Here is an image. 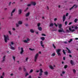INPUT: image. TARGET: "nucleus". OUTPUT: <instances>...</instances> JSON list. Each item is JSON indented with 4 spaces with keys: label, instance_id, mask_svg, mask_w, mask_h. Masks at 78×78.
Returning <instances> with one entry per match:
<instances>
[{
    "label": "nucleus",
    "instance_id": "f257e3e1",
    "mask_svg": "<svg viewBox=\"0 0 78 78\" xmlns=\"http://www.w3.org/2000/svg\"><path fill=\"white\" fill-rule=\"evenodd\" d=\"M4 41L5 42H8L7 40H9V37H8V36L7 35L6 36L4 35Z\"/></svg>",
    "mask_w": 78,
    "mask_h": 78
},
{
    "label": "nucleus",
    "instance_id": "f03ea898",
    "mask_svg": "<svg viewBox=\"0 0 78 78\" xmlns=\"http://www.w3.org/2000/svg\"><path fill=\"white\" fill-rule=\"evenodd\" d=\"M61 50L60 49H57L56 51V52L58 55V56H61V53L59 52L60 51H61Z\"/></svg>",
    "mask_w": 78,
    "mask_h": 78
},
{
    "label": "nucleus",
    "instance_id": "7ed1b4c3",
    "mask_svg": "<svg viewBox=\"0 0 78 78\" xmlns=\"http://www.w3.org/2000/svg\"><path fill=\"white\" fill-rule=\"evenodd\" d=\"M38 55L39 54L38 53H37L36 55L35 56L34 60V61H35V62H36V61L37 59V57H38Z\"/></svg>",
    "mask_w": 78,
    "mask_h": 78
},
{
    "label": "nucleus",
    "instance_id": "20e7f679",
    "mask_svg": "<svg viewBox=\"0 0 78 78\" xmlns=\"http://www.w3.org/2000/svg\"><path fill=\"white\" fill-rule=\"evenodd\" d=\"M58 33H62V32H63V33H65V32L63 30V28H62L61 30V29H59L58 30Z\"/></svg>",
    "mask_w": 78,
    "mask_h": 78
},
{
    "label": "nucleus",
    "instance_id": "39448f33",
    "mask_svg": "<svg viewBox=\"0 0 78 78\" xmlns=\"http://www.w3.org/2000/svg\"><path fill=\"white\" fill-rule=\"evenodd\" d=\"M78 6V5H74L72 7L70 8L69 9L70 10H72V9H73V8L74 7H75V8H77Z\"/></svg>",
    "mask_w": 78,
    "mask_h": 78
},
{
    "label": "nucleus",
    "instance_id": "423d86ee",
    "mask_svg": "<svg viewBox=\"0 0 78 78\" xmlns=\"http://www.w3.org/2000/svg\"><path fill=\"white\" fill-rule=\"evenodd\" d=\"M23 51H24L23 48H21V51L20 52V54H21V55H22V53H23Z\"/></svg>",
    "mask_w": 78,
    "mask_h": 78
},
{
    "label": "nucleus",
    "instance_id": "0eeeda50",
    "mask_svg": "<svg viewBox=\"0 0 78 78\" xmlns=\"http://www.w3.org/2000/svg\"><path fill=\"white\" fill-rule=\"evenodd\" d=\"M66 15H64L63 16V22H64L66 20Z\"/></svg>",
    "mask_w": 78,
    "mask_h": 78
},
{
    "label": "nucleus",
    "instance_id": "6e6552de",
    "mask_svg": "<svg viewBox=\"0 0 78 78\" xmlns=\"http://www.w3.org/2000/svg\"><path fill=\"white\" fill-rule=\"evenodd\" d=\"M9 46H10V49H11V50H15V48H14V47H12L11 44H9Z\"/></svg>",
    "mask_w": 78,
    "mask_h": 78
},
{
    "label": "nucleus",
    "instance_id": "1a4fd4ad",
    "mask_svg": "<svg viewBox=\"0 0 78 78\" xmlns=\"http://www.w3.org/2000/svg\"><path fill=\"white\" fill-rule=\"evenodd\" d=\"M66 49L68 50V53H71V51H70V50L69 49V48L67 47L66 48Z\"/></svg>",
    "mask_w": 78,
    "mask_h": 78
},
{
    "label": "nucleus",
    "instance_id": "9d476101",
    "mask_svg": "<svg viewBox=\"0 0 78 78\" xmlns=\"http://www.w3.org/2000/svg\"><path fill=\"white\" fill-rule=\"evenodd\" d=\"M6 57V56L5 55L3 56V60L2 61V62H3L4 61H5V58Z\"/></svg>",
    "mask_w": 78,
    "mask_h": 78
},
{
    "label": "nucleus",
    "instance_id": "9b49d317",
    "mask_svg": "<svg viewBox=\"0 0 78 78\" xmlns=\"http://www.w3.org/2000/svg\"><path fill=\"white\" fill-rule=\"evenodd\" d=\"M31 3L34 6H35V5H36V3L34 2H31Z\"/></svg>",
    "mask_w": 78,
    "mask_h": 78
},
{
    "label": "nucleus",
    "instance_id": "f8f14e48",
    "mask_svg": "<svg viewBox=\"0 0 78 78\" xmlns=\"http://www.w3.org/2000/svg\"><path fill=\"white\" fill-rule=\"evenodd\" d=\"M18 13L19 14H20L22 13V10L21 9H19L18 10Z\"/></svg>",
    "mask_w": 78,
    "mask_h": 78
},
{
    "label": "nucleus",
    "instance_id": "ddd939ff",
    "mask_svg": "<svg viewBox=\"0 0 78 78\" xmlns=\"http://www.w3.org/2000/svg\"><path fill=\"white\" fill-rule=\"evenodd\" d=\"M43 44V42H42V41H41V45L42 46V47H43V48H44V45L43 44Z\"/></svg>",
    "mask_w": 78,
    "mask_h": 78
},
{
    "label": "nucleus",
    "instance_id": "4468645a",
    "mask_svg": "<svg viewBox=\"0 0 78 78\" xmlns=\"http://www.w3.org/2000/svg\"><path fill=\"white\" fill-rule=\"evenodd\" d=\"M18 23L19 25H22V21H18Z\"/></svg>",
    "mask_w": 78,
    "mask_h": 78
},
{
    "label": "nucleus",
    "instance_id": "2eb2a0df",
    "mask_svg": "<svg viewBox=\"0 0 78 78\" xmlns=\"http://www.w3.org/2000/svg\"><path fill=\"white\" fill-rule=\"evenodd\" d=\"M30 31L31 33H34V30L33 29H30Z\"/></svg>",
    "mask_w": 78,
    "mask_h": 78
},
{
    "label": "nucleus",
    "instance_id": "dca6fc26",
    "mask_svg": "<svg viewBox=\"0 0 78 78\" xmlns=\"http://www.w3.org/2000/svg\"><path fill=\"white\" fill-rule=\"evenodd\" d=\"M70 63H71V64H72V65H73L74 62H73V60H71L70 61Z\"/></svg>",
    "mask_w": 78,
    "mask_h": 78
},
{
    "label": "nucleus",
    "instance_id": "f3484780",
    "mask_svg": "<svg viewBox=\"0 0 78 78\" xmlns=\"http://www.w3.org/2000/svg\"><path fill=\"white\" fill-rule=\"evenodd\" d=\"M30 15V12H28V13H27L26 14V17H28V16H29Z\"/></svg>",
    "mask_w": 78,
    "mask_h": 78
},
{
    "label": "nucleus",
    "instance_id": "a211bd4d",
    "mask_svg": "<svg viewBox=\"0 0 78 78\" xmlns=\"http://www.w3.org/2000/svg\"><path fill=\"white\" fill-rule=\"evenodd\" d=\"M44 74L45 75H48V72H44Z\"/></svg>",
    "mask_w": 78,
    "mask_h": 78
},
{
    "label": "nucleus",
    "instance_id": "6ab92c4d",
    "mask_svg": "<svg viewBox=\"0 0 78 78\" xmlns=\"http://www.w3.org/2000/svg\"><path fill=\"white\" fill-rule=\"evenodd\" d=\"M62 27V24H59V26L58 27L59 28V29H61V27Z\"/></svg>",
    "mask_w": 78,
    "mask_h": 78
},
{
    "label": "nucleus",
    "instance_id": "aec40b11",
    "mask_svg": "<svg viewBox=\"0 0 78 78\" xmlns=\"http://www.w3.org/2000/svg\"><path fill=\"white\" fill-rule=\"evenodd\" d=\"M38 30H39L40 31H42V28H41V27H38Z\"/></svg>",
    "mask_w": 78,
    "mask_h": 78
},
{
    "label": "nucleus",
    "instance_id": "412c9836",
    "mask_svg": "<svg viewBox=\"0 0 78 78\" xmlns=\"http://www.w3.org/2000/svg\"><path fill=\"white\" fill-rule=\"evenodd\" d=\"M62 51L63 54L66 55V52H65V51L64 50H63Z\"/></svg>",
    "mask_w": 78,
    "mask_h": 78
},
{
    "label": "nucleus",
    "instance_id": "4be33fe9",
    "mask_svg": "<svg viewBox=\"0 0 78 78\" xmlns=\"http://www.w3.org/2000/svg\"><path fill=\"white\" fill-rule=\"evenodd\" d=\"M54 25V24H53V23H51L50 24V25H49V27H53Z\"/></svg>",
    "mask_w": 78,
    "mask_h": 78
},
{
    "label": "nucleus",
    "instance_id": "5701e85b",
    "mask_svg": "<svg viewBox=\"0 0 78 78\" xmlns=\"http://www.w3.org/2000/svg\"><path fill=\"white\" fill-rule=\"evenodd\" d=\"M41 39L42 40V41H44L45 39V38H44V37H41Z\"/></svg>",
    "mask_w": 78,
    "mask_h": 78
},
{
    "label": "nucleus",
    "instance_id": "b1692460",
    "mask_svg": "<svg viewBox=\"0 0 78 78\" xmlns=\"http://www.w3.org/2000/svg\"><path fill=\"white\" fill-rule=\"evenodd\" d=\"M77 20H78V19H75L74 20V22H75V23H76V22H77Z\"/></svg>",
    "mask_w": 78,
    "mask_h": 78
},
{
    "label": "nucleus",
    "instance_id": "393cba45",
    "mask_svg": "<svg viewBox=\"0 0 78 78\" xmlns=\"http://www.w3.org/2000/svg\"><path fill=\"white\" fill-rule=\"evenodd\" d=\"M49 67L51 69H53V67L51 66H50Z\"/></svg>",
    "mask_w": 78,
    "mask_h": 78
},
{
    "label": "nucleus",
    "instance_id": "a878e982",
    "mask_svg": "<svg viewBox=\"0 0 78 78\" xmlns=\"http://www.w3.org/2000/svg\"><path fill=\"white\" fill-rule=\"evenodd\" d=\"M40 73H42L43 72V71L42 69H40Z\"/></svg>",
    "mask_w": 78,
    "mask_h": 78
},
{
    "label": "nucleus",
    "instance_id": "bb28decb",
    "mask_svg": "<svg viewBox=\"0 0 78 78\" xmlns=\"http://www.w3.org/2000/svg\"><path fill=\"white\" fill-rule=\"evenodd\" d=\"M73 41V40H72V39H70V40L68 41V42H69V43H70V42H72V41Z\"/></svg>",
    "mask_w": 78,
    "mask_h": 78
},
{
    "label": "nucleus",
    "instance_id": "cd10ccee",
    "mask_svg": "<svg viewBox=\"0 0 78 78\" xmlns=\"http://www.w3.org/2000/svg\"><path fill=\"white\" fill-rule=\"evenodd\" d=\"M28 75H29V74H28V73H26V74H25V76H28Z\"/></svg>",
    "mask_w": 78,
    "mask_h": 78
},
{
    "label": "nucleus",
    "instance_id": "c85d7f7f",
    "mask_svg": "<svg viewBox=\"0 0 78 78\" xmlns=\"http://www.w3.org/2000/svg\"><path fill=\"white\" fill-rule=\"evenodd\" d=\"M15 11H16V9H14L12 11V13H14V12H15Z\"/></svg>",
    "mask_w": 78,
    "mask_h": 78
},
{
    "label": "nucleus",
    "instance_id": "c756f323",
    "mask_svg": "<svg viewBox=\"0 0 78 78\" xmlns=\"http://www.w3.org/2000/svg\"><path fill=\"white\" fill-rule=\"evenodd\" d=\"M55 53H54L52 54V56H55Z\"/></svg>",
    "mask_w": 78,
    "mask_h": 78
},
{
    "label": "nucleus",
    "instance_id": "7c9ffc66",
    "mask_svg": "<svg viewBox=\"0 0 78 78\" xmlns=\"http://www.w3.org/2000/svg\"><path fill=\"white\" fill-rule=\"evenodd\" d=\"M68 66H67V65L65 66L64 67V69H67V67Z\"/></svg>",
    "mask_w": 78,
    "mask_h": 78
},
{
    "label": "nucleus",
    "instance_id": "2f4dec72",
    "mask_svg": "<svg viewBox=\"0 0 78 78\" xmlns=\"http://www.w3.org/2000/svg\"><path fill=\"white\" fill-rule=\"evenodd\" d=\"M25 43H27V42H28V41H27V40H24L23 41Z\"/></svg>",
    "mask_w": 78,
    "mask_h": 78
},
{
    "label": "nucleus",
    "instance_id": "473e14b6",
    "mask_svg": "<svg viewBox=\"0 0 78 78\" xmlns=\"http://www.w3.org/2000/svg\"><path fill=\"white\" fill-rule=\"evenodd\" d=\"M52 46H53V47L55 49V48H56V47L55 46V44H53Z\"/></svg>",
    "mask_w": 78,
    "mask_h": 78
},
{
    "label": "nucleus",
    "instance_id": "72a5a7b5",
    "mask_svg": "<svg viewBox=\"0 0 78 78\" xmlns=\"http://www.w3.org/2000/svg\"><path fill=\"white\" fill-rule=\"evenodd\" d=\"M73 71L74 73H76V70H75V69H73Z\"/></svg>",
    "mask_w": 78,
    "mask_h": 78
},
{
    "label": "nucleus",
    "instance_id": "f704fd0d",
    "mask_svg": "<svg viewBox=\"0 0 78 78\" xmlns=\"http://www.w3.org/2000/svg\"><path fill=\"white\" fill-rule=\"evenodd\" d=\"M40 25H41V24L40 23H38L37 24V27H40Z\"/></svg>",
    "mask_w": 78,
    "mask_h": 78
},
{
    "label": "nucleus",
    "instance_id": "c9c22d12",
    "mask_svg": "<svg viewBox=\"0 0 78 78\" xmlns=\"http://www.w3.org/2000/svg\"><path fill=\"white\" fill-rule=\"evenodd\" d=\"M33 72V70L31 69L30 72V73H32V72Z\"/></svg>",
    "mask_w": 78,
    "mask_h": 78
},
{
    "label": "nucleus",
    "instance_id": "e433bc0d",
    "mask_svg": "<svg viewBox=\"0 0 78 78\" xmlns=\"http://www.w3.org/2000/svg\"><path fill=\"white\" fill-rule=\"evenodd\" d=\"M16 27H19V24L17 23H16Z\"/></svg>",
    "mask_w": 78,
    "mask_h": 78
},
{
    "label": "nucleus",
    "instance_id": "4c0bfd02",
    "mask_svg": "<svg viewBox=\"0 0 78 78\" xmlns=\"http://www.w3.org/2000/svg\"><path fill=\"white\" fill-rule=\"evenodd\" d=\"M9 33L10 34V35H11V34H12L11 33V32L10 31H9Z\"/></svg>",
    "mask_w": 78,
    "mask_h": 78
},
{
    "label": "nucleus",
    "instance_id": "58836bf2",
    "mask_svg": "<svg viewBox=\"0 0 78 78\" xmlns=\"http://www.w3.org/2000/svg\"><path fill=\"white\" fill-rule=\"evenodd\" d=\"M27 9H28V7H27L26 9H25L24 10V12H25L27 11Z\"/></svg>",
    "mask_w": 78,
    "mask_h": 78
},
{
    "label": "nucleus",
    "instance_id": "ea45409f",
    "mask_svg": "<svg viewBox=\"0 0 78 78\" xmlns=\"http://www.w3.org/2000/svg\"><path fill=\"white\" fill-rule=\"evenodd\" d=\"M12 58H13V59H14V61H15V58H16V57H15L14 56H12Z\"/></svg>",
    "mask_w": 78,
    "mask_h": 78
},
{
    "label": "nucleus",
    "instance_id": "a19ab883",
    "mask_svg": "<svg viewBox=\"0 0 78 78\" xmlns=\"http://www.w3.org/2000/svg\"><path fill=\"white\" fill-rule=\"evenodd\" d=\"M42 73H40L39 74V76H41V75H42Z\"/></svg>",
    "mask_w": 78,
    "mask_h": 78
},
{
    "label": "nucleus",
    "instance_id": "79ce46f5",
    "mask_svg": "<svg viewBox=\"0 0 78 78\" xmlns=\"http://www.w3.org/2000/svg\"><path fill=\"white\" fill-rule=\"evenodd\" d=\"M78 27L77 26L75 27V30H77V29H78Z\"/></svg>",
    "mask_w": 78,
    "mask_h": 78
},
{
    "label": "nucleus",
    "instance_id": "37998d69",
    "mask_svg": "<svg viewBox=\"0 0 78 78\" xmlns=\"http://www.w3.org/2000/svg\"><path fill=\"white\" fill-rule=\"evenodd\" d=\"M41 35L42 36H46V35L44 34H42Z\"/></svg>",
    "mask_w": 78,
    "mask_h": 78
},
{
    "label": "nucleus",
    "instance_id": "c03bdc74",
    "mask_svg": "<svg viewBox=\"0 0 78 78\" xmlns=\"http://www.w3.org/2000/svg\"><path fill=\"white\" fill-rule=\"evenodd\" d=\"M31 4H27V6H31Z\"/></svg>",
    "mask_w": 78,
    "mask_h": 78
},
{
    "label": "nucleus",
    "instance_id": "a18cd8bd",
    "mask_svg": "<svg viewBox=\"0 0 78 78\" xmlns=\"http://www.w3.org/2000/svg\"><path fill=\"white\" fill-rule=\"evenodd\" d=\"M69 31H71L72 30V29H71V28H70V27L69 28Z\"/></svg>",
    "mask_w": 78,
    "mask_h": 78
},
{
    "label": "nucleus",
    "instance_id": "49530a36",
    "mask_svg": "<svg viewBox=\"0 0 78 78\" xmlns=\"http://www.w3.org/2000/svg\"><path fill=\"white\" fill-rule=\"evenodd\" d=\"M54 24L55 26V27H58V25L56 24L55 23H54Z\"/></svg>",
    "mask_w": 78,
    "mask_h": 78
},
{
    "label": "nucleus",
    "instance_id": "de8ad7c7",
    "mask_svg": "<svg viewBox=\"0 0 78 78\" xmlns=\"http://www.w3.org/2000/svg\"><path fill=\"white\" fill-rule=\"evenodd\" d=\"M22 68L21 67L19 68V70H22Z\"/></svg>",
    "mask_w": 78,
    "mask_h": 78
},
{
    "label": "nucleus",
    "instance_id": "09e8293b",
    "mask_svg": "<svg viewBox=\"0 0 78 78\" xmlns=\"http://www.w3.org/2000/svg\"><path fill=\"white\" fill-rule=\"evenodd\" d=\"M11 2H10L9 4V6H10V5H11Z\"/></svg>",
    "mask_w": 78,
    "mask_h": 78
},
{
    "label": "nucleus",
    "instance_id": "8fccbe9b",
    "mask_svg": "<svg viewBox=\"0 0 78 78\" xmlns=\"http://www.w3.org/2000/svg\"><path fill=\"white\" fill-rule=\"evenodd\" d=\"M28 57L26 59V61H28Z\"/></svg>",
    "mask_w": 78,
    "mask_h": 78
},
{
    "label": "nucleus",
    "instance_id": "3c124183",
    "mask_svg": "<svg viewBox=\"0 0 78 78\" xmlns=\"http://www.w3.org/2000/svg\"><path fill=\"white\" fill-rule=\"evenodd\" d=\"M29 50H31V51L34 50V49H32L30 48H29Z\"/></svg>",
    "mask_w": 78,
    "mask_h": 78
},
{
    "label": "nucleus",
    "instance_id": "603ef678",
    "mask_svg": "<svg viewBox=\"0 0 78 78\" xmlns=\"http://www.w3.org/2000/svg\"><path fill=\"white\" fill-rule=\"evenodd\" d=\"M11 45H14V43H13V42H11Z\"/></svg>",
    "mask_w": 78,
    "mask_h": 78
},
{
    "label": "nucleus",
    "instance_id": "864d4df0",
    "mask_svg": "<svg viewBox=\"0 0 78 78\" xmlns=\"http://www.w3.org/2000/svg\"><path fill=\"white\" fill-rule=\"evenodd\" d=\"M66 73V72L65 71H62V74H64Z\"/></svg>",
    "mask_w": 78,
    "mask_h": 78
},
{
    "label": "nucleus",
    "instance_id": "5fc2aeb1",
    "mask_svg": "<svg viewBox=\"0 0 78 78\" xmlns=\"http://www.w3.org/2000/svg\"><path fill=\"white\" fill-rule=\"evenodd\" d=\"M47 8L48 10L49 9V7H48V6H47Z\"/></svg>",
    "mask_w": 78,
    "mask_h": 78
},
{
    "label": "nucleus",
    "instance_id": "6e6d98bb",
    "mask_svg": "<svg viewBox=\"0 0 78 78\" xmlns=\"http://www.w3.org/2000/svg\"><path fill=\"white\" fill-rule=\"evenodd\" d=\"M11 16H13V13L11 12Z\"/></svg>",
    "mask_w": 78,
    "mask_h": 78
},
{
    "label": "nucleus",
    "instance_id": "4d7b16f0",
    "mask_svg": "<svg viewBox=\"0 0 78 78\" xmlns=\"http://www.w3.org/2000/svg\"><path fill=\"white\" fill-rule=\"evenodd\" d=\"M65 23L66 25H67V21H66Z\"/></svg>",
    "mask_w": 78,
    "mask_h": 78
},
{
    "label": "nucleus",
    "instance_id": "13d9d810",
    "mask_svg": "<svg viewBox=\"0 0 78 78\" xmlns=\"http://www.w3.org/2000/svg\"><path fill=\"white\" fill-rule=\"evenodd\" d=\"M4 75H5V73L3 72L2 73V76H4Z\"/></svg>",
    "mask_w": 78,
    "mask_h": 78
},
{
    "label": "nucleus",
    "instance_id": "bf43d9fd",
    "mask_svg": "<svg viewBox=\"0 0 78 78\" xmlns=\"http://www.w3.org/2000/svg\"><path fill=\"white\" fill-rule=\"evenodd\" d=\"M75 31V30L74 29H73V30H71L72 32H73Z\"/></svg>",
    "mask_w": 78,
    "mask_h": 78
},
{
    "label": "nucleus",
    "instance_id": "052dcab7",
    "mask_svg": "<svg viewBox=\"0 0 78 78\" xmlns=\"http://www.w3.org/2000/svg\"><path fill=\"white\" fill-rule=\"evenodd\" d=\"M24 72H26V69L25 68H24Z\"/></svg>",
    "mask_w": 78,
    "mask_h": 78
},
{
    "label": "nucleus",
    "instance_id": "680f3d73",
    "mask_svg": "<svg viewBox=\"0 0 78 78\" xmlns=\"http://www.w3.org/2000/svg\"><path fill=\"white\" fill-rule=\"evenodd\" d=\"M63 60H64V61H65V60H66V58H65V57H63Z\"/></svg>",
    "mask_w": 78,
    "mask_h": 78
},
{
    "label": "nucleus",
    "instance_id": "e2e57ef3",
    "mask_svg": "<svg viewBox=\"0 0 78 78\" xmlns=\"http://www.w3.org/2000/svg\"><path fill=\"white\" fill-rule=\"evenodd\" d=\"M68 15H69V13H66V16H68Z\"/></svg>",
    "mask_w": 78,
    "mask_h": 78
},
{
    "label": "nucleus",
    "instance_id": "0e129e2a",
    "mask_svg": "<svg viewBox=\"0 0 78 78\" xmlns=\"http://www.w3.org/2000/svg\"><path fill=\"white\" fill-rule=\"evenodd\" d=\"M54 21H56V20H57V18H55L54 19Z\"/></svg>",
    "mask_w": 78,
    "mask_h": 78
},
{
    "label": "nucleus",
    "instance_id": "69168bd1",
    "mask_svg": "<svg viewBox=\"0 0 78 78\" xmlns=\"http://www.w3.org/2000/svg\"><path fill=\"white\" fill-rule=\"evenodd\" d=\"M66 31H67V32H68V33L69 32V30H68V29H67V30H66Z\"/></svg>",
    "mask_w": 78,
    "mask_h": 78
},
{
    "label": "nucleus",
    "instance_id": "338daca9",
    "mask_svg": "<svg viewBox=\"0 0 78 78\" xmlns=\"http://www.w3.org/2000/svg\"><path fill=\"white\" fill-rule=\"evenodd\" d=\"M27 41H30V39H29V38H27Z\"/></svg>",
    "mask_w": 78,
    "mask_h": 78
},
{
    "label": "nucleus",
    "instance_id": "774afa93",
    "mask_svg": "<svg viewBox=\"0 0 78 78\" xmlns=\"http://www.w3.org/2000/svg\"><path fill=\"white\" fill-rule=\"evenodd\" d=\"M28 78H31V76H29Z\"/></svg>",
    "mask_w": 78,
    "mask_h": 78
}]
</instances>
